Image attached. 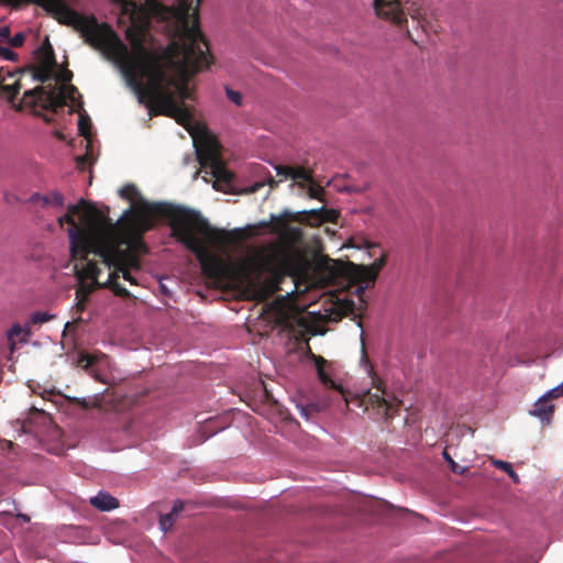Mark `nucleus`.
<instances>
[{
    "label": "nucleus",
    "mask_w": 563,
    "mask_h": 563,
    "mask_svg": "<svg viewBox=\"0 0 563 563\" xmlns=\"http://www.w3.org/2000/svg\"><path fill=\"white\" fill-rule=\"evenodd\" d=\"M67 229L70 254L74 260L85 261L81 277L91 279V285L85 291L82 287L76 290L77 298L96 290L108 288L114 295L130 297L129 290L119 282L122 273L124 280L136 285V279L130 268H140L135 251L146 252V245L141 239L132 242L121 220L113 223L100 209L80 200L69 205L67 212L58 218V224Z\"/></svg>",
    "instance_id": "obj_1"
},
{
    "label": "nucleus",
    "mask_w": 563,
    "mask_h": 563,
    "mask_svg": "<svg viewBox=\"0 0 563 563\" xmlns=\"http://www.w3.org/2000/svg\"><path fill=\"white\" fill-rule=\"evenodd\" d=\"M156 219L168 220L172 235L195 254L207 278L220 282L231 274V265L212 249L222 251L234 243L232 233L213 228L198 211L168 202L142 201L130 214L141 233L152 229Z\"/></svg>",
    "instance_id": "obj_2"
},
{
    "label": "nucleus",
    "mask_w": 563,
    "mask_h": 563,
    "mask_svg": "<svg viewBox=\"0 0 563 563\" xmlns=\"http://www.w3.org/2000/svg\"><path fill=\"white\" fill-rule=\"evenodd\" d=\"M179 24L181 23L179 22ZM102 33H104V36L100 38V44L96 45L95 48L102 52L107 58L120 66L136 97L141 91H144L146 84H151L153 88L162 81L163 68L172 65L174 56L181 57V67L189 75L207 69L212 62L209 44L203 37L200 45L201 49L206 51L203 53L206 66L203 65L201 68L196 69L194 66L186 64L181 48L183 25L179 29L178 41L174 42L170 49L164 53L148 48L144 44V35L141 33L128 32L126 37L131 44V52L109 24H104Z\"/></svg>",
    "instance_id": "obj_3"
},
{
    "label": "nucleus",
    "mask_w": 563,
    "mask_h": 563,
    "mask_svg": "<svg viewBox=\"0 0 563 563\" xmlns=\"http://www.w3.org/2000/svg\"><path fill=\"white\" fill-rule=\"evenodd\" d=\"M334 211L325 208L292 212L284 210L280 214H271L269 221L260 222L256 228L268 229L272 234L278 235L272 254L262 256L258 263L250 262L252 269L269 271L275 263L289 272H303L310 266L308 255L303 249L305 235L299 227H291L288 222H298L308 225H319L333 221Z\"/></svg>",
    "instance_id": "obj_4"
},
{
    "label": "nucleus",
    "mask_w": 563,
    "mask_h": 563,
    "mask_svg": "<svg viewBox=\"0 0 563 563\" xmlns=\"http://www.w3.org/2000/svg\"><path fill=\"white\" fill-rule=\"evenodd\" d=\"M178 68V63L173 58L172 65L163 68L162 81L153 88L146 84L137 99L148 108L150 113L173 118L178 124L187 126L192 121V114L185 101L192 98V92L185 80L173 74Z\"/></svg>",
    "instance_id": "obj_5"
},
{
    "label": "nucleus",
    "mask_w": 563,
    "mask_h": 563,
    "mask_svg": "<svg viewBox=\"0 0 563 563\" xmlns=\"http://www.w3.org/2000/svg\"><path fill=\"white\" fill-rule=\"evenodd\" d=\"M1 3L20 8L23 3H34L42 7L59 23L73 26L84 41L91 47L100 44L106 23H99L93 15H82L69 8L64 0H0Z\"/></svg>",
    "instance_id": "obj_6"
},
{
    "label": "nucleus",
    "mask_w": 563,
    "mask_h": 563,
    "mask_svg": "<svg viewBox=\"0 0 563 563\" xmlns=\"http://www.w3.org/2000/svg\"><path fill=\"white\" fill-rule=\"evenodd\" d=\"M387 262V254L382 253L371 265L355 264L321 257L318 266L327 272L333 282H346L347 285H355L356 292L361 296L365 289L373 285Z\"/></svg>",
    "instance_id": "obj_7"
},
{
    "label": "nucleus",
    "mask_w": 563,
    "mask_h": 563,
    "mask_svg": "<svg viewBox=\"0 0 563 563\" xmlns=\"http://www.w3.org/2000/svg\"><path fill=\"white\" fill-rule=\"evenodd\" d=\"M196 7L192 8L189 0H179L176 9L177 19L183 25L181 48L184 58L187 65L194 66L199 69L206 66V51L201 49L200 42L203 40V34L199 27V5L201 0H196Z\"/></svg>",
    "instance_id": "obj_8"
},
{
    "label": "nucleus",
    "mask_w": 563,
    "mask_h": 563,
    "mask_svg": "<svg viewBox=\"0 0 563 563\" xmlns=\"http://www.w3.org/2000/svg\"><path fill=\"white\" fill-rule=\"evenodd\" d=\"M194 146L201 168H209L207 173L214 178L213 188L224 191L231 185L233 175L225 168L218 140L211 134L202 133L194 139Z\"/></svg>",
    "instance_id": "obj_9"
},
{
    "label": "nucleus",
    "mask_w": 563,
    "mask_h": 563,
    "mask_svg": "<svg viewBox=\"0 0 563 563\" xmlns=\"http://www.w3.org/2000/svg\"><path fill=\"white\" fill-rule=\"evenodd\" d=\"M372 382L375 391L369 389L364 393L360 400L361 406H364L367 411H375L379 418L391 419L399 410L401 401L395 397L386 398L385 384L379 377H372Z\"/></svg>",
    "instance_id": "obj_10"
},
{
    "label": "nucleus",
    "mask_w": 563,
    "mask_h": 563,
    "mask_svg": "<svg viewBox=\"0 0 563 563\" xmlns=\"http://www.w3.org/2000/svg\"><path fill=\"white\" fill-rule=\"evenodd\" d=\"M24 100L32 106L36 104L37 101H42V108L44 110L57 113L59 109L66 106L67 96L63 90H58L55 85L49 84L48 89L43 86H37L34 89L25 91Z\"/></svg>",
    "instance_id": "obj_11"
},
{
    "label": "nucleus",
    "mask_w": 563,
    "mask_h": 563,
    "mask_svg": "<svg viewBox=\"0 0 563 563\" xmlns=\"http://www.w3.org/2000/svg\"><path fill=\"white\" fill-rule=\"evenodd\" d=\"M373 8L377 18L401 25L407 22L401 0H373Z\"/></svg>",
    "instance_id": "obj_12"
},
{
    "label": "nucleus",
    "mask_w": 563,
    "mask_h": 563,
    "mask_svg": "<svg viewBox=\"0 0 563 563\" xmlns=\"http://www.w3.org/2000/svg\"><path fill=\"white\" fill-rule=\"evenodd\" d=\"M554 405L547 397H540L530 410V415L539 418L544 423H550L554 413Z\"/></svg>",
    "instance_id": "obj_13"
},
{
    "label": "nucleus",
    "mask_w": 563,
    "mask_h": 563,
    "mask_svg": "<svg viewBox=\"0 0 563 563\" xmlns=\"http://www.w3.org/2000/svg\"><path fill=\"white\" fill-rule=\"evenodd\" d=\"M90 505L100 511H110L119 507V500L109 493L100 492L90 498Z\"/></svg>",
    "instance_id": "obj_14"
},
{
    "label": "nucleus",
    "mask_w": 563,
    "mask_h": 563,
    "mask_svg": "<svg viewBox=\"0 0 563 563\" xmlns=\"http://www.w3.org/2000/svg\"><path fill=\"white\" fill-rule=\"evenodd\" d=\"M184 508H185V503L181 500H177L174 504L170 512L161 516L159 527L164 532H166L173 528L176 519L178 518L179 514L184 510Z\"/></svg>",
    "instance_id": "obj_15"
},
{
    "label": "nucleus",
    "mask_w": 563,
    "mask_h": 563,
    "mask_svg": "<svg viewBox=\"0 0 563 563\" xmlns=\"http://www.w3.org/2000/svg\"><path fill=\"white\" fill-rule=\"evenodd\" d=\"M30 201L33 203H42V206H55L62 208L64 205V197L58 191H51L44 196L34 194L31 196Z\"/></svg>",
    "instance_id": "obj_16"
},
{
    "label": "nucleus",
    "mask_w": 563,
    "mask_h": 563,
    "mask_svg": "<svg viewBox=\"0 0 563 563\" xmlns=\"http://www.w3.org/2000/svg\"><path fill=\"white\" fill-rule=\"evenodd\" d=\"M31 335V331L29 329L22 328L19 323H15L8 331V341L10 344L11 352L15 349V341L18 340L21 343L27 342Z\"/></svg>",
    "instance_id": "obj_17"
},
{
    "label": "nucleus",
    "mask_w": 563,
    "mask_h": 563,
    "mask_svg": "<svg viewBox=\"0 0 563 563\" xmlns=\"http://www.w3.org/2000/svg\"><path fill=\"white\" fill-rule=\"evenodd\" d=\"M328 407V402L323 400L318 401H308L305 405H297V408L300 411L301 417L306 420L313 419L316 413H319Z\"/></svg>",
    "instance_id": "obj_18"
},
{
    "label": "nucleus",
    "mask_w": 563,
    "mask_h": 563,
    "mask_svg": "<svg viewBox=\"0 0 563 563\" xmlns=\"http://www.w3.org/2000/svg\"><path fill=\"white\" fill-rule=\"evenodd\" d=\"M38 59V66L45 67L51 70H55L57 62L55 58L54 49L49 44H47V46H43L40 48Z\"/></svg>",
    "instance_id": "obj_19"
},
{
    "label": "nucleus",
    "mask_w": 563,
    "mask_h": 563,
    "mask_svg": "<svg viewBox=\"0 0 563 563\" xmlns=\"http://www.w3.org/2000/svg\"><path fill=\"white\" fill-rule=\"evenodd\" d=\"M96 362L97 356L87 353H81L78 358L79 366H81L96 380L103 382L99 374L93 369V365Z\"/></svg>",
    "instance_id": "obj_20"
},
{
    "label": "nucleus",
    "mask_w": 563,
    "mask_h": 563,
    "mask_svg": "<svg viewBox=\"0 0 563 563\" xmlns=\"http://www.w3.org/2000/svg\"><path fill=\"white\" fill-rule=\"evenodd\" d=\"M316 368L318 373V377L321 380V383L330 388H336L335 383L333 379L325 373L324 365L327 364V361L322 356H313Z\"/></svg>",
    "instance_id": "obj_21"
},
{
    "label": "nucleus",
    "mask_w": 563,
    "mask_h": 563,
    "mask_svg": "<svg viewBox=\"0 0 563 563\" xmlns=\"http://www.w3.org/2000/svg\"><path fill=\"white\" fill-rule=\"evenodd\" d=\"M290 178L297 183L300 188H306V185L312 180V172L302 166L292 167Z\"/></svg>",
    "instance_id": "obj_22"
},
{
    "label": "nucleus",
    "mask_w": 563,
    "mask_h": 563,
    "mask_svg": "<svg viewBox=\"0 0 563 563\" xmlns=\"http://www.w3.org/2000/svg\"><path fill=\"white\" fill-rule=\"evenodd\" d=\"M53 75H54V70L47 69L45 67L37 65L33 68V79L38 82L44 84V82L51 80L53 78Z\"/></svg>",
    "instance_id": "obj_23"
},
{
    "label": "nucleus",
    "mask_w": 563,
    "mask_h": 563,
    "mask_svg": "<svg viewBox=\"0 0 563 563\" xmlns=\"http://www.w3.org/2000/svg\"><path fill=\"white\" fill-rule=\"evenodd\" d=\"M493 464L497 468L506 472L509 475V477L512 479L514 483H519L520 482L518 474L514 471V468H512L510 463L501 461V460H494Z\"/></svg>",
    "instance_id": "obj_24"
},
{
    "label": "nucleus",
    "mask_w": 563,
    "mask_h": 563,
    "mask_svg": "<svg viewBox=\"0 0 563 563\" xmlns=\"http://www.w3.org/2000/svg\"><path fill=\"white\" fill-rule=\"evenodd\" d=\"M308 196L312 199L323 201L324 189L312 179L307 185Z\"/></svg>",
    "instance_id": "obj_25"
},
{
    "label": "nucleus",
    "mask_w": 563,
    "mask_h": 563,
    "mask_svg": "<svg viewBox=\"0 0 563 563\" xmlns=\"http://www.w3.org/2000/svg\"><path fill=\"white\" fill-rule=\"evenodd\" d=\"M119 195L121 198L123 199H126V200H134L140 194H139V190L136 188L135 185L133 184H128V185H124L120 190H119Z\"/></svg>",
    "instance_id": "obj_26"
},
{
    "label": "nucleus",
    "mask_w": 563,
    "mask_h": 563,
    "mask_svg": "<svg viewBox=\"0 0 563 563\" xmlns=\"http://www.w3.org/2000/svg\"><path fill=\"white\" fill-rule=\"evenodd\" d=\"M90 129H91V122H90L89 117L80 114L79 121H78V130H79L80 135H82L85 137H89L91 134Z\"/></svg>",
    "instance_id": "obj_27"
},
{
    "label": "nucleus",
    "mask_w": 563,
    "mask_h": 563,
    "mask_svg": "<svg viewBox=\"0 0 563 563\" xmlns=\"http://www.w3.org/2000/svg\"><path fill=\"white\" fill-rule=\"evenodd\" d=\"M21 85L19 81H15L12 85H1L0 91L9 97V99H14L20 92Z\"/></svg>",
    "instance_id": "obj_28"
},
{
    "label": "nucleus",
    "mask_w": 563,
    "mask_h": 563,
    "mask_svg": "<svg viewBox=\"0 0 563 563\" xmlns=\"http://www.w3.org/2000/svg\"><path fill=\"white\" fill-rule=\"evenodd\" d=\"M53 318L54 316L48 312L36 311L31 314L30 321L32 324H41L51 321Z\"/></svg>",
    "instance_id": "obj_29"
},
{
    "label": "nucleus",
    "mask_w": 563,
    "mask_h": 563,
    "mask_svg": "<svg viewBox=\"0 0 563 563\" xmlns=\"http://www.w3.org/2000/svg\"><path fill=\"white\" fill-rule=\"evenodd\" d=\"M290 319L291 318L287 312L280 310L277 317V323L285 329H292L294 325Z\"/></svg>",
    "instance_id": "obj_30"
},
{
    "label": "nucleus",
    "mask_w": 563,
    "mask_h": 563,
    "mask_svg": "<svg viewBox=\"0 0 563 563\" xmlns=\"http://www.w3.org/2000/svg\"><path fill=\"white\" fill-rule=\"evenodd\" d=\"M443 457L449 463L453 473L462 474L464 472V468L460 467V465L450 456L446 450L443 451Z\"/></svg>",
    "instance_id": "obj_31"
},
{
    "label": "nucleus",
    "mask_w": 563,
    "mask_h": 563,
    "mask_svg": "<svg viewBox=\"0 0 563 563\" xmlns=\"http://www.w3.org/2000/svg\"><path fill=\"white\" fill-rule=\"evenodd\" d=\"M563 396V384L558 385L543 395L548 400H553Z\"/></svg>",
    "instance_id": "obj_32"
},
{
    "label": "nucleus",
    "mask_w": 563,
    "mask_h": 563,
    "mask_svg": "<svg viewBox=\"0 0 563 563\" xmlns=\"http://www.w3.org/2000/svg\"><path fill=\"white\" fill-rule=\"evenodd\" d=\"M227 97L236 106H241L242 103V95L239 91H235L229 87L225 88Z\"/></svg>",
    "instance_id": "obj_33"
},
{
    "label": "nucleus",
    "mask_w": 563,
    "mask_h": 563,
    "mask_svg": "<svg viewBox=\"0 0 563 563\" xmlns=\"http://www.w3.org/2000/svg\"><path fill=\"white\" fill-rule=\"evenodd\" d=\"M275 169L277 175L283 177L284 179L290 178V175L292 173V166L277 165Z\"/></svg>",
    "instance_id": "obj_34"
},
{
    "label": "nucleus",
    "mask_w": 563,
    "mask_h": 563,
    "mask_svg": "<svg viewBox=\"0 0 563 563\" xmlns=\"http://www.w3.org/2000/svg\"><path fill=\"white\" fill-rule=\"evenodd\" d=\"M25 35L22 32H20L16 33L13 37H10L9 43L12 47H20L23 45Z\"/></svg>",
    "instance_id": "obj_35"
},
{
    "label": "nucleus",
    "mask_w": 563,
    "mask_h": 563,
    "mask_svg": "<svg viewBox=\"0 0 563 563\" xmlns=\"http://www.w3.org/2000/svg\"><path fill=\"white\" fill-rule=\"evenodd\" d=\"M0 56L7 60H15L18 55L13 51L7 47L0 46Z\"/></svg>",
    "instance_id": "obj_36"
},
{
    "label": "nucleus",
    "mask_w": 563,
    "mask_h": 563,
    "mask_svg": "<svg viewBox=\"0 0 563 563\" xmlns=\"http://www.w3.org/2000/svg\"><path fill=\"white\" fill-rule=\"evenodd\" d=\"M60 90H63L66 96H67V99H69L70 101L74 100L75 98V92H77V88L73 85H69V86H65L64 88H62Z\"/></svg>",
    "instance_id": "obj_37"
},
{
    "label": "nucleus",
    "mask_w": 563,
    "mask_h": 563,
    "mask_svg": "<svg viewBox=\"0 0 563 563\" xmlns=\"http://www.w3.org/2000/svg\"><path fill=\"white\" fill-rule=\"evenodd\" d=\"M71 78H73V73L69 69H65L64 71H62L58 79L66 84V82H69L71 80Z\"/></svg>",
    "instance_id": "obj_38"
},
{
    "label": "nucleus",
    "mask_w": 563,
    "mask_h": 563,
    "mask_svg": "<svg viewBox=\"0 0 563 563\" xmlns=\"http://www.w3.org/2000/svg\"><path fill=\"white\" fill-rule=\"evenodd\" d=\"M0 37L3 40H10L11 37V30L8 25L0 27Z\"/></svg>",
    "instance_id": "obj_39"
},
{
    "label": "nucleus",
    "mask_w": 563,
    "mask_h": 563,
    "mask_svg": "<svg viewBox=\"0 0 563 563\" xmlns=\"http://www.w3.org/2000/svg\"><path fill=\"white\" fill-rule=\"evenodd\" d=\"M143 1L152 10H156L159 7L157 0H143Z\"/></svg>",
    "instance_id": "obj_40"
},
{
    "label": "nucleus",
    "mask_w": 563,
    "mask_h": 563,
    "mask_svg": "<svg viewBox=\"0 0 563 563\" xmlns=\"http://www.w3.org/2000/svg\"><path fill=\"white\" fill-rule=\"evenodd\" d=\"M16 517L21 518L25 522L30 521V517L27 515L19 514V515H16Z\"/></svg>",
    "instance_id": "obj_41"
},
{
    "label": "nucleus",
    "mask_w": 563,
    "mask_h": 563,
    "mask_svg": "<svg viewBox=\"0 0 563 563\" xmlns=\"http://www.w3.org/2000/svg\"><path fill=\"white\" fill-rule=\"evenodd\" d=\"M86 161H87V157H86V156L78 157V159H77V164H78V165H84Z\"/></svg>",
    "instance_id": "obj_42"
},
{
    "label": "nucleus",
    "mask_w": 563,
    "mask_h": 563,
    "mask_svg": "<svg viewBox=\"0 0 563 563\" xmlns=\"http://www.w3.org/2000/svg\"><path fill=\"white\" fill-rule=\"evenodd\" d=\"M5 516H11V512H9V511L0 512V522H3L2 518H4Z\"/></svg>",
    "instance_id": "obj_43"
},
{
    "label": "nucleus",
    "mask_w": 563,
    "mask_h": 563,
    "mask_svg": "<svg viewBox=\"0 0 563 563\" xmlns=\"http://www.w3.org/2000/svg\"><path fill=\"white\" fill-rule=\"evenodd\" d=\"M42 118L44 119L45 122L49 123L52 122V118L47 117V115H44L42 114Z\"/></svg>",
    "instance_id": "obj_44"
},
{
    "label": "nucleus",
    "mask_w": 563,
    "mask_h": 563,
    "mask_svg": "<svg viewBox=\"0 0 563 563\" xmlns=\"http://www.w3.org/2000/svg\"><path fill=\"white\" fill-rule=\"evenodd\" d=\"M277 184H278V183H277L276 180H274V179H271V181H269V185H271L272 187H276V186H277Z\"/></svg>",
    "instance_id": "obj_45"
},
{
    "label": "nucleus",
    "mask_w": 563,
    "mask_h": 563,
    "mask_svg": "<svg viewBox=\"0 0 563 563\" xmlns=\"http://www.w3.org/2000/svg\"><path fill=\"white\" fill-rule=\"evenodd\" d=\"M260 186H261V185H255V186L251 189V191H252V192L256 191V190L258 189V187H260Z\"/></svg>",
    "instance_id": "obj_46"
},
{
    "label": "nucleus",
    "mask_w": 563,
    "mask_h": 563,
    "mask_svg": "<svg viewBox=\"0 0 563 563\" xmlns=\"http://www.w3.org/2000/svg\"><path fill=\"white\" fill-rule=\"evenodd\" d=\"M77 402H78V404H81V406H86L85 400H82V401L77 400Z\"/></svg>",
    "instance_id": "obj_47"
},
{
    "label": "nucleus",
    "mask_w": 563,
    "mask_h": 563,
    "mask_svg": "<svg viewBox=\"0 0 563 563\" xmlns=\"http://www.w3.org/2000/svg\"><path fill=\"white\" fill-rule=\"evenodd\" d=\"M79 308L82 309L84 305L81 302L78 303Z\"/></svg>",
    "instance_id": "obj_48"
}]
</instances>
